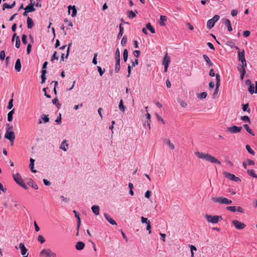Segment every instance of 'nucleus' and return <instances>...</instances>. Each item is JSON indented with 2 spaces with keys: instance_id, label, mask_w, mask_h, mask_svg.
Returning <instances> with one entry per match:
<instances>
[{
  "instance_id": "16",
  "label": "nucleus",
  "mask_w": 257,
  "mask_h": 257,
  "mask_svg": "<svg viewBox=\"0 0 257 257\" xmlns=\"http://www.w3.org/2000/svg\"><path fill=\"white\" fill-rule=\"evenodd\" d=\"M13 178L14 180L18 184H20V183H22L23 180L22 178L19 173H16L15 174H13Z\"/></svg>"
},
{
  "instance_id": "55",
  "label": "nucleus",
  "mask_w": 257,
  "mask_h": 257,
  "mask_svg": "<svg viewBox=\"0 0 257 257\" xmlns=\"http://www.w3.org/2000/svg\"><path fill=\"white\" fill-rule=\"evenodd\" d=\"M151 194H152L151 191H149V190H148L145 193V196L146 198L149 199L150 197V196L151 195Z\"/></svg>"
},
{
  "instance_id": "38",
  "label": "nucleus",
  "mask_w": 257,
  "mask_h": 257,
  "mask_svg": "<svg viewBox=\"0 0 257 257\" xmlns=\"http://www.w3.org/2000/svg\"><path fill=\"white\" fill-rule=\"evenodd\" d=\"M136 17V14L132 11L128 12V17L130 19L134 18Z\"/></svg>"
},
{
  "instance_id": "7",
  "label": "nucleus",
  "mask_w": 257,
  "mask_h": 257,
  "mask_svg": "<svg viewBox=\"0 0 257 257\" xmlns=\"http://www.w3.org/2000/svg\"><path fill=\"white\" fill-rule=\"evenodd\" d=\"M238 57L239 61L241 63V64L240 65L246 66L247 64L245 58V52L244 50H243L241 52L239 51L238 52Z\"/></svg>"
},
{
  "instance_id": "53",
  "label": "nucleus",
  "mask_w": 257,
  "mask_h": 257,
  "mask_svg": "<svg viewBox=\"0 0 257 257\" xmlns=\"http://www.w3.org/2000/svg\"><path fill=\"white\" fill-rule=\"evenodd\" d=\"M146 229L148 230L149 234L152 233L151 222H149V223L147 224Z\"/></svg>"
},
{
  "instance_id": "9",
  "label": "nucleus",
  "mask_w": 257,
  "mask_h": 257,
  "mask_svg": "<svg viewBox=\"0 0 257 257\" xmlns=\"http://www.w3.org/2000/svg\"><path fill=\"white\" fill-rule=\"evenodd\" d=\"M224 175L225 177L231 180L234 181L236 182H240L241 180L239 178L236 177L234 174H231L229 172H224Z\"/></svg>"
},
{
  "instance_id": "32",
  "label": "nucleus",
  "mask_w": 257,
  "mask_h": 257,
  "mask_svg": "<svg viewBox=\"0 0 257 257\" xmlns=\"http://www.w3.org/2000/svg\"><path fill=\"white\" fill-rule=\"evenodd\" d=\"M15 112V109H13L10 111L8 114V120L9 121H12L13 120V115Z\"/></svg>"
},
{
  "instance_id": "54",
  "label": "nucleus",
  "mask_w": 257,
  "mask_h": 257,
  "mask_svg": "<svg viewBox=\"0 0 257 257\" xmlns=\"http://www.w3.org/2000/svg\"><path fill=\"white\" fill-rule=\"evenodd\" d=\"M133 54L136 57L138 58L140 55L141 52L139 50H135L134 51Z\"/></svg>"
},
{
  "instance_id": "48",
  "label": "nucleus",
  "mask_w": 257,
  "mask_h": 257,
  "mask_svg": "<svg viewBox=\"0 0 257 257\" xmlns=\"http://www.w3.org/2000/svg\"><path fill=\"white\" fill-rule=\"evenodd\" d=\"M178 102L180 103V105L182 107H184V108L186 107L187 104L185 101H184L183 100H178Z\"/></svg>"
},
{
  "instance_id": "42",
  "label": "nucleus",
  "mask_w": 257,
  "mask_h": 257,
  "mask_svg": "<svg viewBox=\"0 0 257 257\" xmlns=\"http://www.w3.org/2000/svg\"><path fill=\"white\" fill-rule=\"evenodd\" d=\"M207 93L206 92H202L201 93H200L199 95H198V97L199 98V99H204L207 96Z\"/></svg>"
},
{
  "instance_id": "30",
  "label": "nucleus",
  "mask_w": 257,
  "mask_h": 257,
  "mask_svg": "<svg viewBox=\"0 0 257 257\" xmlns=\"http://www.w3.org/2000/svg\"><path fill=\"white\" fill-rule=\"evenodd\" d=\"M119 32L118 34V36H117L118 39H119L120 37H122V36L123 35V32H124V28L121 24H120L119 25Z\"/></svg>"
},
{
  "instance_id": "25",
  "label": "nucleus",
  "mask_w": 257,
  "mask_h": 257,
  "mask_svg": "<svg viewBox=\"0 0 257 257\" xmlns=\"http://www.w3.org/2000/svg\"><path fill=\"white\" fill-rule=\"evenodd\" d=\"M71 9H72V17H74L76 16V14H77L76 9L74 6H73L72 7H71V6H69L68 7V13H70Z\"/></svg>"
},
{
  "instance_id": "58",
  "label": "nucleus",
  "mask_w": 257,
  "mask_h": 257,
  "mask_svg": "<svg viewBox=\"0 0 257 257\" xmlns=\"http://www.w3.org/2000/svg\"><path fill=\"white\" fill-rule=\"evenodd\" d=\"M6 9H11V6L7 3H5L3 5V10H5Z\"/></svg>"
},
{
  "instance_id": "8",
  "label": "nucleus",
  "mask_w": 257,
  "mask_h": 257,
  "mask_svg": "<svg viewBox=\"0 0 257 257\" xmlns=\"http://www.w3.org/2000/svg\"><path fill=\"white\" fill-rule=\"evenodd\" d=\"M5 138L10 140L12 143V145H13L14 140L15 139V134L13 131H9L8 130H7L5 135Z\"/></svg>"
},
{
  "instance_id": "15",
  "label": "nucleus",
  "mask_w": 257,
  "mask_h": 257,
  "mask_svg": "<svg viewBox=\"0 0 257 257\" xmlns=\"http://www.w3.org/2000/svg\"><path fill=\"white\" fill-rule=\"evenodd\" d=\"M246 83L249 84L248 91L249 93L252 94L254 92V86L253 83H251V81L249 80H247Z\"/></svg>"
},
{
  "instance_id": "40",
  "label": "nucleus",
  "mask_w": 257,
  "mask_h": 257,
  "mask_svg": "<svg viewBox=\"0 0 257 257\" xmlns=\"http://www.w3.org/2000/svg\"><path fill=\"white\" fill-rule=\"evenodd\" d=\"M245 148H246V149L247 150V151H248V152L249 154H251L252 155H254L255 154L254 152L253 151V150H252L250 148L249 145H246Z\"/></svg>"
},
{
  "instance_id": "49",
  "label": "nucleus",
  "mask_w": 257,
  "mask_h": 257,
  "mask_svg": "<svg viewBox=\"0 0 257 257\" xmlns=\"http://www.w3.org/2000/svg\"><path fill=\"white\" fill-rule=\"evenodd\" d=\"M6 54L5 51L3 50L0 52V59L3 61L5 58Z\"/></svg>"
},
{
  "instance_id": "60",
  "label": "nucleus",
  "mask_w": 257,
  "mask_h": 257,
  "mask_svg": "<svg viewBox=\"0 0 257 257\" xmlns=\"http://www.w3.org/2000/svg\"><path fill=\"white\" fill-rule=\"evenodd\" d=\"M247 164L249 165H254V162L253 160H251L250 159H247L246 160Z\"/></svg>"
},
{
  "instance_id": "43",
  "label": "nucleus",
  "mask_w": 257,
  "mask_h": 257,
  "mask_svg": "<svg viewBox=\"0 0 257 257\" xmlns=\"http://www.w3.org/2000/svg\"><path fill=\"white\" fill-rule=\"evenodd\" d=\"M41 118L43 120V121L45 123H47V122H49V118L48 117L47 115H46L44 114H43L41 116Z\"/></svg>"
},
{
  "instance_id": "22",
  "label": "nucleus",
  "mask_w": 257,
  "mask_h": 257,
  "mask_svg": "<svg viewBox=\"0 0 257 257\" xmlns=\"http://www.w3.org/2000/svg\"><path fill=\"white\" fill-rule=\"evenodd\" d=\"M27 27L28 29H32L34 25L33 21L31 18L29 17L27 18Z\"/></svg>"
},
{
  "instance_id": "50",
  "label": "nucleus",
  "mask_w": 257,
  "mask_h": 257,
  "mask_svg": "<svg viewBox=\"0 0 257 257\" xmlns=\"http://www.w3.org/2000/svg\"><path fill=\"white\" fill-rule=\"evenodd\" d=\"M22 42H23V43L24 45L27 44V36H26V35L23 34V35H22Z\"/></svg>"
},
{
  "instance_id": "63",
  "label": "nucleus",
  "mask_w": 257,
  "mask_h": 257,
  "mask_svg": "<svg viewBox=\"0 0 257 257\" xmlns=\"http://www.w3.org/2000/svg\"><path fill=\"white\" fill-rule=\"evenodd\" d=\"M6 128H7V130H8L10 131V130H13V126L12 125H10V123H7L6 124Z\"/></svg>"
},
{
  "instance_id": "10",
  "label": "nucleus",
  "mask_w": 257,
  "mask_h": 257,
  "mask_svg": "<svg viewBox=\"0 0 257 257\" xmlns=\"http://www.w3.org/2000/svg\"><path fill=\"white\" fill-rule=\"evenodd\" d=\"M232 224L235 227L238 229H243L246 226V225L237 220H233L232 221Z\"/></svg>"
},
{
  "instance_id": "3",
  "label": "nucleus",
  "mask_w": 257,
  "mask_h": 257,
  "mask_svg": "<svg viewBox=\"0 0 257 257\" xmlns=\"http://www.w3.org/2000/svg\"><path fill=\"white\" fill-rule=\"evenodd\" d=\"M205 218L206 219L208 222L212 223H217L219 221L222 220V217L219 215H211L209 214H205Z\"/></svg>"
},
{
  "instance_id": "52",
  "label": "nucleus",
  "mask_w": 257,
  "mask_h": 257,
  "mask_svg": "<svg viewBox=\"0 0 257 257\" xmlns=\"http://www.w3.org/2000/svg\"><path fill=\"white\" fill-rule=\"evenodd\" d=\"M13 99H11L9 102L8 106L7 107L8 109H11L13 106Z\"/></svg>"
},
{
  "instance_id": "33",
  "label": "nucleus",
  "mask_w": 257,
  "mask_h": 257,
  "mask_svg": "<svg viewBox=\"0 0 257 257\" xmlns=\"http://www.w3.org/2000/svg\"><path fill=\"white\" fill-rule=\"evenodd\" d=\"M244 128L246 130V131L252 136H254V134L253 133L252 131L249 127V125L247 124H245L243 125Z\"/></svg>"
},
{
  "instance_id": "20",
  "label": "nucleus",
  "mask_w": 257,
  "mask_h": 257,
  "mask_svg": "<svg viewBox=\"0 0 257 257\" xmlns=\"http://www.w3.org/2000/svg\"><path fill=\"white\" fill-rule=\"evenodd\" d=\"M91 210L95 215H98L99 214L100 210L99 206L96 205L92 206Z\"/></svg>"
},
{
  "instance_id": "34",
  "label": "nucleus",
  "mask_w": 257,
  "mask_h": 257,
  "mask_svg": "<svg viewBox=\"0 0 257 257\" xmlns=\"http://www.w3.org/2000/svg\"><path fill=\"white\" fill-rule=\"evenodd\" d=\"M147 28L152 33L154 34L155 33V29L152 27L151 24L150 23H148L146 25Z\"/></svg>"
},
{
  "instance_id": "13",
  "label": "nucleus",
  "mask_w": 257,
  "mask_h": 257,
  "mask_svg": "<svg viewBox=\"0 0 257 257\" xmlns=\"http://www.w3.org/2000/svg\"><path fill=\"white\" fill-rule=\"evenodd\" d=\"M15 38H16V45L15 46L17 48H19L21 45V41L20 38L17 35L16 33L13 35L12 41L13 42L14 41Z\"/></svg>"
},
{
  "instance_id": "26",
  "label": "nucleus",
  "mask_w": 257,
  "mask_h": 257,
  "mask_svg": "<svg viewBox=\"0 0 257 257\" xmlns=\"http://www.w3.org/2000/svg\"><path fill=\"white\" fill-rule=\"evenodd\" d=\"M66 142V140H63L62 142L60 148L64 151H66L68 147V144H65Z\"/></svg>"
},
{
  "instance_id": "17",
  "label": "nucleus",
  "mask_w": 257,
  "mask_h": 257,
  "mask_svg": "<svg viewBox=\"0 0 257 257\" xmlns=\"http://www.w3.org/2000/svg\"><path fill=\"white\" fill-rule=\"evenodd\" d=\"M19 248L21 249V254L23 255H25L27 253L28 249L26 248V247L25 246V244L23 243H20L19 244Z\"/></svg>"
},
{
  "instance_id": "27",
  "label": "nucleus",
  "mask_w": 257,
  "mask_h": 257,
  "mask_svg": "<svg viewBox=\"0 0 257 257\" xmlns=\"http://www.w3.org/2000/svg\"><path fill=\"white\" fill-rule=\"evenodd\" d=\"M118 108L120 110V111L122 112H124L126 107L123 105V102L122 99H121L119 101V105H118Z\"/></svg>"
},
{
  "instance_id": "36",
  "label": "nucleus",
  "mask_w": 257,
  "mask_h": 257,
  "mask_svg": "<svg viewBox=\"0 0 257 257\" xmlns=\"http://www.w3.org/2000/svg\"><path fill=\"white\" fill-rule=\"evenodd\" d=\"M216 86H217V87H219L220 82V77L219 74L218 73L216 74Z\"/></svg>"
},
{
  "instance_id": "61",
  "label": "nucleus",
  "mask_w": 257,
  "mask_h": 257,
  "mask_svg": "<svg viewBox=\"0 0 257 257\" xmlns=\"http://www.w3.org/2000/svg\"><path fill=\"white\" fill-rule=\"evenodd\" d=\"M98 71L99 73L100 76H102L104 72V70L103 71L100 66H97Z\"/></svg>"
},
{
  "instance_id": "21",
  "label": "nucleus",
  "mask_w": 257,
  "mask_h": 257,
  "mask_svg": "<svg viewBox=\"0 0 257 257\" xmlns=\"http://www.w3.org/2000/svg\"><path fill=\"white\" fill-rule=\"evenodd\" d=\"M223 23L227 27L228 31L231 32L232 30L231 22L229 20L225 19Z\"/></svg>"
},
{
  "instance_id": "23",
  "label": "nucleus",
  "mask_w": 257,
  "mask_h": 257,
  "mask_svg": "<svg viewBox=\"0 0 257 257\" xmlns=\"http://www.w3.org/2000/svg\"><path fill=\"white\" fill-rule=\"evenodd\" d=\"M84 246H85V244L84 242H83L82 241H78V242H77V243L75 245L76 248L79 250L83 249L84 248Z\"/></svg>"
},
{
  "instance_id": "44",
  "label": "nucleus",
  "mask_w": 257,
  "mask_h": 257,
  "mask_svg": "<svg viewBox=\"0 0 257 257\" xmlns=\"http://www.w3.org/2000/svg\"><path fill=\"white\" fill-rule=\"evenodd\" d=\"M248 103L243 104V106H242V110H243V111H247L248 113H249L250 112V110L249 108L248 109Z\"/></svg>"
},
{
  "instance_id": "29",
  "label": "nucleus",
  "mask_w": 257,
  "mask_h": 257,
  "mask_svg": "<svg viewBox=\"0 0 257 257\" xmlns=\"http://www.w3.org/2000/svg\"><path fill=\"white\" fill-rule=\"evenodd\" d=\"M246 66H244L243 65H241L240 64H238L237 66V70L240 72V73H245L246 70L245 68Z\"/></svg>"
},
{
  "instance_id": "14",
  "label": "nucleus",
  "mask_w": 257,
  "mask_h": 257,
  "mask_svg": "<svg viewBox=\"0 0 257 257\" xmlns=\"http://www.w3.org/2000/svg\"><path fill=\"white\" fill-rule=\"evenodd\" d=\"M104 216L105 219L112 225H116V222L108 214L104 213Z\"/></svg>"
},
{
  "instance_id": "4",
  "label": "nucleus",
  "mask_w": 257,
  "mask_h": 257,
  "mask_svg": "<svg viewBox=\"0 0 257 257\" xmlns=\"http://www.w3.org/2000/svg\"><path fill=\"white\" fill-rule=\"evenodd\" d=\"M40 255L43 257H56V253L53 252L50 248L42 250Z\"/></svg>"
},
{
  "instance_id": "28",
  "label": "nucleus",
  "mask_w": 257,
  "mask_h": 257,
  "mask_svg": "<svg viewBox=\"0 0 257 257\" xmlns=\"http://www.w3.org/2000/svg\"><path fill=\"white\" fill-rule=\"evenodd\" d=\"M164 142L165 144H167L169 145L170 148L173 150L175 149L174 145L170 142V140L169 139H165L164 140Z\"/></svg>"
},
{
  "instance_id": "51",
  "label": "nucleus",
  "mask_w": 257,
  "mask_h": 257,
  "mask_svg": "<svg viewBox=\"0 0 257 257\" xmlns=\"http://www.w3.org/2000/svg\"><path fill=\"white\" fill-rule=\"evenodd\" d=\"M141 221L143 223H149V222H150V220L148 219L147 218L144 217L143 216L141 217Z\"/></svg>"
},
{
  "instance_id": "64",
  "label": "nucleus",
  "mask_w": 257,
  "mask_h": 257,
  "mask_svg": "<svg viewBox=\"0 0 257 257\" xmlns=\"http://www.w3.org/2000/svg\"><path fill=\"white\" fill-rule=\"evenodd\" d=\"M236 211H238L239 212L242 213H244L243 209L242 207H239V206L236 207Z\"/></svg>"
},
{
  "instance_id": "57",
  "label": "nucleus",
  "mask_w": 257,
  "mask_h": 257,
  "mask_svg": "<svg viewBox=\"0 0 257 257\" xmlns=\"http://www.w3.org/2000/svg\"><path fill=\"white\" fill-rule=\"evenodd\" d=\"M219 91V87H217V86H216V88L215 89L214 92L213 94V98H215L216 97V94L218 93Z\"/></svg>"
},
{
  "instance_id": "35",
  "label": "nucleus",
  "mask_w": 257,
  "mask_h": 257,
  "mask_svg": "<svg viewBox=\"0 0 257 257\" xmlns=\"http://www.w3.org/2000/svg\"><path fill=\"white\" fill-rule=\"evenodd\" d=\"M247 172L249 176H252L253 178H257V175L255 173L253 170H248Z\"/></svg>"
},
{
  "instance_id": "47",
  "label": "nucleus",
  "mask_w": 257,
  "mask_h": 257,
  "mask_svg": "<svg viewBox=\"0 0 257 257\" xmlns=\"http://www.w3.org/2000/svg\"><path fill=\"white\" fill-rule=\"evenodd\" d=\"M38 240L40 241L41 243H43L45 242V239L44 237L41 235H39L38 236Z\"/></svg>"
},
{
  "instance_id": "56",
  "label": "nucleus",
  "mask_w": 257,
  "mask_h": 257,
  "mask_svg": "<svg viewBox=\"0 0 257 257\" xmlns=\"http://www.w3.org/2000/svg\"><path fill=\"white\" fill-rule=\"evenodd\" d=\"M58 56H57V52L55 51L54 52V54H53L52 58H51V61H53L54 59L58 60Z\"/></svg>"
},
{
  "instance_id": "5",
  "label": "nucleus",
  "mask_w": 257,
  "mask_h": 257,
  "mask_svg": "<svg viewBox=\"0 0 257 257\" xmlns=\"http://www.w3.org/2000/svg\"><path fill=\"white\" fill-rule=\"evenodd\" d=\"M220 18V16L217 15H215L212 19L209 20L207 22V27L208 29L212 28L216 22H217Z\"/></svg>"
},
{
  "instance_id": "37",
  "label": "nucleus",
  "mask_w": 257,
  "mask_h": 257,
  "mask_svg": "<svg viewBox=\"0 0 257 257\" xmlns=\"http://www.w3.org/2000/svg\"><path fill=\"white\" fill-rule=\"evenodd\" d=\"M123 60L124 62H126L128 57V51L127 49H124L123 53Z\"/></svg>"
},
{
  "instance_id": "31",
  "label": "nucleus",
  "mask_w": 257,
  "mask_h": 257,
  "mask_svg": "<svg viewBox=\"0 0 257 257\" xmlns=\"http://www.w3.org/2000/svg\"><path fill=\"white\" fill-rule=\"evenodd\" d=\"M203 57L205 59V61L206 62V63H207V64L209 66H212L213 65V63H212V62L211 61L210 59H209L207 55L204 54L203 55Z\"/></svg>"
},
{
  "instance_id": "2",
  "label": "nucleus",
  "mask_w": 257,
  "mask_h": 257,
  "mask_svg": "<svg viewBox=\"0 0 257 257\" xmlns=\"http://www.w3.org/2000/svg\"><path fill=\"white\" fill-rule=\"evenodd\" d=\"M211 200L214 203H218L219 204L228 205L232 203V201L231 200H229L225 197H213L211 198Z\"/></svg>"
},
{
  "instance_id": "62",
  "label": "nucleus",
  "mask_w": 257,
  "mask_h": 257,
  "mask_svg": "<svg viewBox=\"0 0 257 257\" xmlns=\"http://www.w3.org/2000/svg\"><path fill=\"white\" fill-rule=\"evenodd\" d=\"M250 31H244L243 33V35L245 37H248L250 35Z\"/></svg>"
},
{
  "instance_id": "24",
  "label": "nucleus",
  "mask_w": 257,
  "mask_h": 257,
  "mask_svg": "<svg viewBox=\"0 0 257 257\" xmlns=\"http://www.w3.org/2000/svg\"><path fill=\"white\" fill-rule=\"evenodd\" d=\"M167 21V17L165 16H161L159 21V24L161 26L166 25L165 22Z\"/></svg>"
},
{
  "instance_id": "41",
  "label": "nucleus",
  "mask_w": 257,
  "mask_h": 257,
  "mask_svg": "<svg viewBox=\"0 0 257 257\" xmlns=\"http://www.w3.org/2000/svg\"><path fill=\"white\" fill-rule=\"evenodd\" d=\"M146 115H147V119H148L147 120V124H148L149 128L150 129V128H151V127H150L151 115L149 113H147Z\"/></svg>"
},
{
  "instance_id": "11",
  "label": "nucleus",
  "mask_w": 257,
  "mask_h": 257,
  "mask_svg": "<svg viewBox=\"0 0 257 257\" xmlns=\"http://www.w3.org/2000/svg\"><path fill=\"white\" fill-rule=\"evenodd\" d=\"M241 128H242V127L241 126L239 127V126L233 125L232 126L228 127L227 128V130L228 132H229L232 134H236V133H239L241 131Z\"/></svg>"
},
{
  "instance_id": "45",
  "label": "nucleus",
  "mask_w": 257,
  "mask_h": 257,
  "mask_svg": "<svg viewBox=\"0 0 257 257\" xmlns=\"http://www.w3.org/2000/svg\"><path fill=\"white\" fill-rule=\"evenodd\" d=\"M226 209L231 211V212H235L236 210V206H228L226 207Z\"/></svg>"
},
{
  "instance_id": "1",
  "label": "nucleus",
  "mask_w": 257,
  "mask_h": 257,
  "mask_svg": "<svg viewBox=\"0 0 257 257\" xmlns=\"http://www.w3.org/2000/svg\"><path fill=\"white\" fill-rule=\"evenodd\" d=\"M194 155L196 157L200 159L208 161L212 163L217 164L218 165L221 164V162L219 160L208 154L200 152H195Z\"/></svg>"
},
{
  "instance_id": "39",
  "label": "nucleus",
  "mask_w": 257,
  "mask_h": 257,
  "mask_svg": "<svg viewBox=\"0 0 257 257\" xmlns=\"http://www.w3.org/2000/svg\"><path fill=\"white\" fill-rule=\"evenodd\" d=\"M127 39L126 36H124L121 41V45L122 46H125L126 44Z\"/></svg>"
},
{
  "instance_id": "18",
  "label": "nucleus",
  "mask_w": 257,
  "mask_h": 257,
  "mask_svg": "<svg viewBox=\"0 0 257 257\" xmlns=\"http://www.w3.org/2000/svg\"><path fill=\"white\" fill-rule=\"evenodd\" d=\"M170 62H171L170 57L168 55L167 53H166L163 59V62H162L163 65H165L167 63L168 65H169Z\"/></svg>"
},
{
  "instance_id": "19",
  "label": "nucleus",
  "mask_w": 257,
  "mask_h": 257,
  "mask_svg": "<svg viewBox=\"0 0 257 257\" xmlns=\"http://www.w3.org/2000/svg\"><path fill=\"white\" fill-rule=\"evenodd\" d=\"M15 70L17 72H20L21 71V61H20V59H18L16 60V63H15Z\"/></svg>"
},
{
  "instance_id": "6",
  "label": "nucleus",
  "mask_w": 257,
  "mask_h": 257,
  "mask_svg": "<svg viewBox=\"0 0 257 257\" xmlns=\"http://www.w3.org/2000/svg\"><path fill=\"white\" fill-rule=\"evenodd\" d=\"M115 71L117 73L120 70V52L119 49L117 48L115 52Z\"/></svg>"
},
{
  "instance_id": "59",
  "label": "nucleus",
  "mask_w": 257,
  "mask_h": 257,
  "mask_svg": "<svg viewBox=\"0 0 257 257\" xmlns=\"http://www.w3.org/2000/svg\"><path fill=\"white\" fill-rule=\"evenodd\" d=\"M31 48H32V45L31 44H29L28 45L27 48V52L28 54H29L31 51Z\"/></svg>"
},
{
  "instance_id": "46",
  "label": "nucleus",
  "mask_w": 257,
  "mask_h": 257,
  "mask_svg": "<svg viewBox=\"0 0 257 257\" xmlns=\"http://www.w3.org/2000/svg\"><path fill=\"white\" fill-rule=\"evenodd\" d=\"M240 119L242 120H243V121H247L248 122H250V119H249V117L248 116H247V115H244V116H241Z\"/></svg>"
},
{
  "instance_id": "12",
  "label": "nucleus",
  "mask_w": 257,
  "mask_h": 257,
  "mask_svg": "<svg viewBox=\"0 0 257 257\" xmlns=\"http://www.w3.org/2000/svg\"><path fill=\"white\" fill-rule=\"evenodd\" d=\"M34 4L33 3L32 0L30 1V3L24 9L25 11H28L29 13L34 12L36 9L34 7Z\"/></svg>"
}]
</instances>
